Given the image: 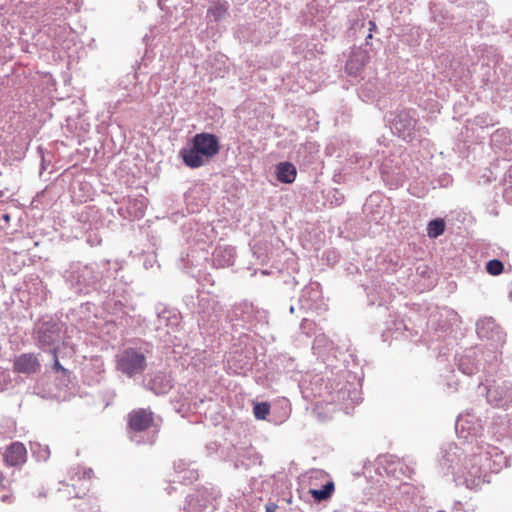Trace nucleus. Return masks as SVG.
Instances as JSON below:
<instances>
[{
    "label": "nucleus",
    "instance_id": "8",
    "mask_svg": "<svg viewBox=\"0 0 512 512\" xmlns=\"http://www.w3.org/2000/svg\"><path fill=\"white\" fill-rule=\"evenodd\" d=\"M39 346H52L59 339V331L55 324H44L38 331Z\"/></svg>",
    "mask_w": 512,
    "mask_h": 512
},
{
    "label": "nucleus",
    "instance_id": "10",
    "mask_svg": "<svg viewBox=\"0 0 512 512\" xmlns=\"http://www.w3.org/2000/svg\"><path fill=\"white\" fill-rule=\"evenodd\" d=\"M334 491L335 484L331 479H329L326 481V483L322 486L321 489H310L309 493L311 494L315 501L321 502L330 499Z\"/></svg>",
    "mask_w": 512,
    "mask_h": 512
},
{
    "label": "nucleus",
    "instance_id": "5",
    "mask_svg": "<svg viewBox=\"0 0 512 512\" xmlns=\"http://www.w3.org/2000/svg\"><path fill=\"white\" fill-rule=\"evenodd\" d=\"M40 368V361L33 353L21 354L13 362V371L19 374H34L37 373Z\"/></svg>",
    "mask_w": 512,
    "mask_h": 512
},
{
    "label": "nucleus",
    "instance_id": "4",
    "mask_svg": "<svg viewBox=\"0 0 512 512\" xmlns=\"http://www.w3.org/2000/svg\"><path fill=\"white\" fill-rule=\"evenodd\" d=\"M155 414L150 408H137L128 413L127 424L134 432H143L154 426Z\"/></svg>",
    "mask_w": 512,
    "mask_h": 512
},
{
    "label": "nucleus",
    "instance_id": "3",
    "mask_svg": "<svg viewBox=\"0 0 512 512\" xmlns=\"http://www.w3.org/2000/svg\"><path fill=\"white\" fill-rule=\"evenodd\" d=\"M116 366L123 374L132 377L146 369V357L143 353L133 348H128L117 356Z\"/></svg>",
    "mask_w": 512,
    "mask_h": 512
},
{
    "label": "nucleus",
    "instance_id": "16",
    "mask_svg": "<svg viewBox=\"0 0 512 512\" xmlns=\"http://www.w3.org/2000/svg\"><path fill=\"white\" fill-rule=\"evenodd\" d=\"M328 478V475L321 471V470H317V471H314L312 472L311 476H310V479L311 481L313 480H323V479H326Z\"/></svg>",
    "mask_w": 512,
    "mask_h": 512
},
{
    "label": "nucleus",
    "instance_id": "21",
    "mask_svg": "<svg viewBox=\"0 0 512 512\" xmlns=\"http://www.w3.org/2000/svg\"><path fill=\"white\" fill-rule=\"evenodd\" d=\"M376 29V24L373 21L369 22V30L370 32L374 31Z\"/></svg>",
    "mask_w": 512,
    "mask_h": 512
},
{
    "label": "nucleus",
    "instance_id": "11",
    "mask_svg": "<svg viewBox=\"0 0 512 512\" xmlns=\"http://www.w3.org/2000/svg\"><path fill=\"white\" fill-rule=\"evenodd\" d=\"M227 10L228 5L225 1H216L209 7L207 15L215 21H219L226 15Z\"/></svg>",
    "mask_w": 512,
    "mask_h": 512
},
{
    "label": "nucleus",
    "instance_id": "6",
    "mask_svg": "<svg viewBox=\"0 0 512 512\" xmlns=\"http://www.w3.org/2000/svg\"><path fill=\"white\" fill-rule=\"evenodd\" d=\"M27 450L20 442H14L7 447L4 461L8 466H19L26 462Z\"/></svg>",
    "mask_w": 512,
    "mask_h": 512
},
{
    "label": "nucleus",
    "instance_id": "19",
    "mask_svg": "<svg viewBox=\"0 0 512 512\" xmlns=\"http://www.w3.org/2000/svg\"><path fill=\"white\" fill-rule=\"evenodd\" d=\"M3 502L11 503L13 501V496L11 494H5L1 497Z\"/></svg>",
    "mask_w": 512,
    "mask_h": 512
},
{
    "label": "nucleus",
    "instance_id": "20",
    "mask_svg": "<svg viewBox=\"0 0 512 512\" xmlns=\"http://www.w3.org/2000/svg\"><path fill=\"white\" fill-rule=\"evenodd\" d=\"M277 509V505L274 503H270L266 505V512H275Z\"/></svg>",
    "mask_w": 512,
    "mask_h": 512
},
{
    "label": "nucleus",
    "instance_id": "12",
    "mask_svg": "<svg viewBox=\"0 0 512 512\" xmlns=\"http://www.w3.org/2000/svg\"><path fill=\"white\" fill-rule=\"evenodd\" d=\"M445 230V222L443 219L432 220L427 227V234L430 238H437L442 235Z\"/></svg>",
    "mask_w": 512,
    "mask_h": 512
},
{
    "label": "nucleus",
    "instance_id": "14",
    "mask_svg": "<svg viewBox=\"0 0 512 512\" xmlns=\"http://www.w3.org/2000/svg\"><path fill=\"white\" fill-rule=\"evenodd\" d=\"M503 263L497 259L488 261L486 264V270L490 275L496 276L503 272Z\"/></svg>",
    "mask_w": 512,
    "mask_h": 512
},
{
    "label": "nucleus",
    "instance_id": "18",
    "mask_svg": "<svg viewBox=\"0 0 512 512\" xmlns=\"http://www.w3.org/2000/svg\"><path fill=\"white\" fill-rule=\"evenodd\" d=\"M5 489H6L5 476H4L3 472L0 470V492Z\"/></svg>",
    "mask_w": 512,
    "mask_h": 512
},
{
    "label": "nucleus",
    "instance_id": "15",
    "mask_svg": "<svg viewBox=\"0 0 512 512\" xmlns=\"http://www.w3.org/2000/svg\"><path fill=\"white\" fill-rule=\"evenodd\" d=\"M51 354L53 356V359H54V364H53V369L60 372V371H64V367L61 365V363L59 362L58 360V349L57 347H54L53 349H51Z\"/></svg>",
    "mask_w": 512,
    "mask_h": 512
},
{
    "label": "nucleus",
    "instance_id": "22",
    "mask_svg": "<svg viewBox=\"0 0 512 512\" xmlns=\"http://www.w3.org/2000/svg\"><path fill=\"white\" fill-rule=\"evenodd\" d=\"M3 219L5 220V222H9V220H10V215H9V214H4V215H3Z\"/></svg>",
    "mask_w": 512,
    "mask_h": 512
},
{
    "label": "nucleus",
    "instance_id": "17",
    "mask_svg": "<svg viewBox=\"0 0 512 512\" xmlns=\"http://www.w3.org/2000/svg\"><path fill=\"white\" fill-rule=\"evenodd\" d=\"M134 204L135 205L140 204L139 212L135 216L138 217V218L142 217L144 215V211H143L144 203H143V201L135 200Z\"/></svg>",
    "mask_w": 512,
    "mask_h": 512
},
{
    "label": "nucleus",
    "instance_id": "9",
    "mask_svg": "<svg viewBox=\"0 0 512 512\" xmlns=\"http://www.w3.org/2000/svg\"><path fill=\"white\" fill-rule=\"evenodd\" d=\"M277 179L282 183H293L297 176V170L294 164L290 162H281L277 165Z\"/></svg>",
    "mask_w": 512,
    "mask_h": 512
},
{
    "label": "nucleus",
    "instance_id": "7",
    "mask_svg": "<svg viewBox=\"0 0 512 512\" xmlns=\"http://www.w3.org/2000/svg\"><path fill=\"white\" fill-rule=\"evenodd\" d=\"M487 399L496 406H503L511 401L512 389L508 385L503 387L492 386L487 390Z\"/></svg>",
    "mask_w": 512,
    "mask_h": 512
},
{
    "label": "nucleus",
    "instance_id": "2",
    "mask_svg": "<svg viewBox=\"0 0 512 512\" xmlns=\"http://www.w3.org/2000/svg\"><path fill=\"white\" fill-rule=\"evenodd\" d=\"M488 461L487 454H478L466 458L458 471V477L463 479L468 489H477L483 482L484 462Z\"/></svg>",
    "mask_w": 512,
    "mask_h": 512
},
{
    "label": "nucleus",
    "instance_id": "1",
    "mask_svg": "<svg viewBox=\"0 0 512 512\" xmlns=\"http://www.w3.org/2000/svg\"><path fill=\"white\" fill-rule=\"evenodd\" d=\"M220 142L216 135L208 132L197 133L183 147L179 155L183 163L196 169L209 163L220 152Z\"/></svg>",
    "mask_w": 512,
    "mask_h": 512
},
{
    "label": "nucleus",
    "instance_id": "13",
    "mask_svg": "<svg viewBox=\"0 0 512 512\" xmlns=\"http://www.w3.org/2000/svg\"><path fill=\"white\" fill-rule=\"evenodd\" d=\"M253 413L256 419L265 420L270 413V404L268 402L255 403Z\"/></svg>",
    "mask_w": 512,
    "mask_h": 512
}]
</instances>
